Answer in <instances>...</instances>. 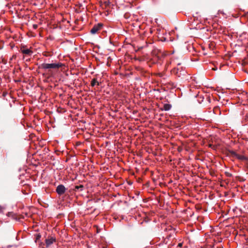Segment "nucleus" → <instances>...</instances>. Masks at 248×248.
<instances>
[{
  "instance_id": "f257e3e1",
  "label": "nucleus",
  "mask_w": 248,
  "mask_h": 248,
  "mask_svg": "<svg viewBox=\"0 0 248 248\" xmlns=\"http://www.w3.org/2000/svg\"><path fill=\"white\" fill-rule=\"evenodd\" d=\"M63 64L61 62L46 63H43L40 65L39 68L44 69H58L62 67Z\"/></svg>"
},
{
  "instance_id": "f03ea898",
  "label": "nucleus",
  "mask_w": 248,
  "mask_h": 248,
  "mask_svg": "<svg viewBox=\"0 0 248 248\" xmlns=\"http://www.w3.org/2000/svg\"><path fill=\"white\" fill-rule=\"evenodd\" d=\"M20 51L24 55L23 59L26 56H31L33 51L31 48H27L26 46H23L20 47Z\"/></svg>"
},
{
  "instance_id": "7ed1b4c3",
  "label": "nucleus",
  "mask_w": 248,
  "mask_h": 248,
  "mask_svg": "<svg viewBox=\"0 0 248 248\" xmlns=\"http://www.w3.org/2000/svg\"><path fill=\"white\" fill-rule=\"evenodd\" d=\"M65 190L64 186L62 185H59L56 188V192L60 195L64 194Z\"/></svg>"
},
{
  "instance_id": "20e7f679",
  "label": "nucleus",
  "mask_w": 248,
  "mask_h": 248,
  "mask_svg": "<svg viewBox=\"0 0 248 248\" xmlns=\"http://www.w3.org/2000/svg\"><path fill=\"white\" fill-rule=\"evenodd\" d=\"M56 242V238L54 237H49L46 239L45 240V243L47 248L49 247L54 242Z\"/></svg>"
},
{
  "instance_id": "39448f33",
  "label": "nucleus",
  "mask_w": 248,
  "mask_h": 248,
  "mask_svg": "<svg viewBox=\"0 0 248 248\" xmlns=\"http://www.w3.org/2000/svg\"><path fill=\"white\" fill-rule=\"evenodd\" d=\"M99 3L103 9H105L110 5L109 0H100Z\"/></svg>"
},
{
  "instance_id": "423d86ee",
  "label": "nucleus",
  "mask_w": 248,
  "mask_h": 248,
  "mask_svg": "<svg viewBox=\"0 0 248 248\" xmlns=\"http://www.w3.org/2000/svg\"><path fill=\"white\" fill-rule=\"evenodd\" d=\"M177 67L176 68V69H174V72H175L176 70H177V72H176V73L177 74H178V77H180L181 75H184L185 73V71L184 70H181V69H182V67H179V66H180L181 65V63H177Z\"/></svg>"
},
{
  "instance_id": "0eeeda50",
  "label": "nucleus",
  "mask_w": 248,
  "mask_h": 248,
  "mask_svg": "<svg viewBox=\"0 0 248 248\" xmlns=\"http://www.w3.org/2000/svg\"><path fill=\"white\" fill-rule=\"evenodd\" d=\"M103 24L102 23H98L97 25H94V34L103 28Z\"/></svg>"
},
{
  "instance_id": "6e6552de",
  "label": "nucleus",
  "mask_w": 248,
  "mask_h": 248,
  "mask_svg": "<svg viewBox=\"0 0 248 248\" xmlns=\"http://www.w3.org/2000/svg\"><path fill=\"white\" fill-rule=\"evenodd\" d=\"M83 186L82 185H80L79 186H74L72 188V189L75 191H81L83 189Z\"/></svg>"
},
{
  "instance_id": "1a4fd4ad",
  "label": "nucleus",
  "mask_w": 248,
  "mask_h": 248,
  "mask_svg": "<svg viewBox=\"0 0 248 248\" xmlns=\"http://www.w3.org/2000/svg\"><path fill=\"white\" fill-rule=\"evenodd\" d=\"M235 157L240 160L244 161L245 162H246V161L247 160V159L248 158V157L245 156L244 155H239L237 154Z\"/></svg>"
},
{
  "instance_id": "9d476101",
  "label": "nucleus",
  "mask_w": 248,
  "mask_h": 248,
  "mask_svg": "<svg viewBox=\"0 0 248 248\" xmlns=\"http://www.w3.org/2000/svg\"><path fill=\"white\" fill-rule=\"evenodd\" d=\"M171 108V105L169 103H164V106H163V108L167 109V108Z\"/></svg>"
},
{
  "instance_id": "9b49d317",
  "label": "nucleus",
  "mask_w": 248,
  "mask_h": 248,
  "mask_svg": "<svg viewBox=\"0 0 248 248\" xmlns=\"http://www.w3.org/2000/svg\"><path fill=\"white\" fill-rule=\"evenodd\" d=\"M229 153H230L231 155H232L233 157H235V156H236V155H237V153H236L233 151H229Z\"/></svg>"
},
{
  "instance_id": "f8f14e48",
  "label": "nucleus",
  "mask_w": 248,
  "mask_h": 248,
  "mask_svg": "<svg viewBox=\"0 0 248 248\" xmlns=\"http://www.w3.org/2000/svg\"><path fill=\"white\" fill-rule=\"evenodd\" d=\"M117 111H118V109H115V111H112L111 112H109V115L114 117L115 116L114 114Z\"/></svg>"
},
{
  "instance_id": "ddd939ff",
  "label": "nucleus",
  "mask_w": 248,
  "mask_h": 248,
  "mask_svg": "<svg viewBox=\"0 0 248 248\" xmlns=\"http://www.w3.org/2000/svg\"><path fill=\"white\" fill-rule=\"evenodd\" d=\"M94 227H96V232H97V233H98L100 232V231L101 229H99V228H98V227L97 225H94Z\"/></svg>"
},
{
  "instance_id": "4468645a",
  "label": "nucleus",
  "mask_w": 248,
  "mask_h": 248,
  "mask_svg": "<svg viewBox=\"0 0 248 248\" xmlns=\"http://www.w3.org/2000/svg\"><path fill=\"white\" fill-rule=\"evenodd\" d=\"M93 84H94V86H95V85H99V82L96 81L95 78H94V82H93Z\"/></svg>"
},
{
  "instance_id": "2eb2a0df",
  "label": "nucleus",
  "mask_w": 248,
  "mask_h": 248,
  "mask_svg": "<svg viewBox=\"0 0 248 248\" xmlns=\"http://www.w3.org/2000/svg\"><path fill=\"white\" fill-rule=\"evenodd\" d=\"M132 113L133 115H135L138 113V110L135 109H132Z\"/></svg>"
},
{
  "instance_id": "dca6fc26",
  "label": "nucleus",
  "mask_w": 248,
  "mask_h": 248,
  "mask_svg": "<svg viewBox=\"0 0 248 248\" xmlns=\"http://www.w3.org/2000/svg\"><path fill=\"white\" fill-rule=\"evenodd\" d=\"M40 238H41V235H40V234H37V236H36V240H39Z\"/></svg>"
},
{
  "instance_id": "f3484780",
  "label": "nucleus",
  "mask_w": 248,
  "mask_h": 248,
  "mask_svg": "<svg viewBox=\"0 0 248 248\" xmlns=\"http://www.w3.org/2000/svg\"><path fill=\"white\" fill-rule=\"evenodd\" d=\"M63 109H57V111L59 113H62L63 112H64L65 111H62Z\"/></svg>"
},
{
  "instance_id": "a211bd4d",
  "label": "nucleus",
  "mask_w": 248,
  "mask_h": 248,
  "mask_svg": "<svg viewBox=\"0 0 248 248\" xmlns=\"http://www.w3.org/2000/svg\"><path fill=\"white\" fill-rule=\"evenodd\" d=\"M245 164H246V165L247 166V167L248 169V158L247 159V160L245 162Z\"/></svg>"
},
{
  "instance_id": "6ab92c4d",
  "label": "nucleus",
  "mask_w": 248,
  "mask_h": 248,
  "mask_svg": "<svg viewBox=\"0 0 248 248\" xmlns=\"http://www.w3.org/2000/svg\"><path fill=\"white\" fill-rule=\"evenodd\" d=\"M13 214L12 212H8V214H7V216H11V215H12Z\"/></svg>"
},
{
  "instance_id": "aec40b11",
  "label": "nucleus",
  "mask_w": 248,
  "mask_h": 248,
  "mask_svg": "<svg viewBox=\"0 0 248 248\" xmlns=\"http://www.w3.org/2000/svg\"><path fill=\"white\" fill-rule=\"evenodd\" d=\"M91 85L92 86H93V79L91 81Z\"/></svg>"
},
{
  "instance_id": "412c9836",
  "label": "nucleus",
  "mask_w": 248,
  "mask_h": 248,
  "mask_svg": "<svg viewBox=\"0 0 248 248\" xmlns=\"http://www.w3.org/2000/svg\"><path fill=\"white\" fill-rule=\"evenodd\" d=\"M90 32H91V33H93V28H92V29L90 30Z\"/></svg>"
},
{
  "instance_id": "4be33fe9",
  "label": "nucleus",
  "mask_w": 248,
  "mask_h": 248,
  "mask_svg": "<svg viewBox=\"0 0 248 248\" xmlns=\"http://www.w3.org/2000/svg\"><path fill=\"white\" fill-rule=\"evenodd\" d=\"M182 243H179V244H178V247H182Z\"/></svg>"
},
{
  "instance_id": "5701e85b",
  "label": "nucleus",
  "mask_w": 248,
  "mask_h": 248,
  "mask_svg": "<svg viewBox=\"0 0 248 248\" xmlns=\"http://www.w3.org/2000/svg\"><path fill=\"white\" fill-rule=\"evenodd\" d=\"M96 47H97L98 48V46H95L94 45V47H93L94 50L95 49ZM94 51H95L94 50Z\"/></svg>"
},
{
  "instance_id": "b1692460",
  "label": "nucleus",
  "mask_w": 248,
  "mask_h": 248,
  "mask_svg": "<svg viewBox=\"0 0 248 248\" xmlns=\"http://www.w3.org/2000/svg\"><path fill=\"white\" fill-rule=\"evenodd\" d=\"M36 27H37V25H34V28H36Z\"/></svg>"
},
{
  "instance_id": "393cba45",
  "label": "nucleus",
  "mask_w": 248,
  "mask_h": 248,
  "mask_svg": "<svg viewBox=\"0 0 248 248\" xmlns=\"http://www.w3.org/2000/svg\"><path fill=\"white\" fill-rule=\"evenodd\" d=\"M89 110V109H85V111L87 112H88V111Z\"/></svg>"
},
{
  "instance_id": "a878e982",
  "label": "nucleus",
  "mask_w": 248,
  "mask_h": 248,
  "mask_svg": "<svg viewBox=\"0 0 248 248\" xmlns=\"http://www.w3.org/2000/svg\"><path fill=\"white\" fill-rule=\"evenodd\" d=\"M97 200H101V198H98V199H97Z\"/></svg>"
},
{
  "instance_id": "bb28decb",
  "label": "nucleus",
  "mask_w": 248,
  "mask_h": 248,
  "mask_svg": "<svg viewBox=\"0 0 248 248\" xmlns=\"http://www.w3.org/2000/svg\"><path fill=\"white\" fill-rule=\"evenodd\" d=\"M130 117H132V118H134V117L133 116H130Z\"/></svg>"
},
{
  "instance_id": "cd10ccee",
  "label": "nucleus",
  "mask_w": 248,
  "mask_h": 248,
  "mask_svg": "<svg viewBox=\"0 0 248 248\" xmlns=\"http://www.w3.org/2000/svg\"><path fill=\"white\" fill-rule=\"evenodd\" d=\"M228 176H231V174H228Z\"/></svg>"
}]
</instances>
